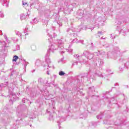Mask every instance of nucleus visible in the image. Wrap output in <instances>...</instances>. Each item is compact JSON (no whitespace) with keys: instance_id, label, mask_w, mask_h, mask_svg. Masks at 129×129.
<instances>
[{"instance_id":"f257e3e1","label":"nucleus","mask_w":129,"mask_h":129,"mask_svg":"<svg viewBox=\"0 0 129 129\" xmlns=\"http://www.w3.org/2000/svg\"><path fill=\"white\" fill-rule=\"evenodd\" d=\"M93 61L96 63L93 68H94V72L96 71V70H98V69H99L100 67H102L104 64L103 59H100L99 57L94 56Z\"/></svg>"},{"instance_id":"f03ea898","label":"nucleus","mask_w":129,"mask_h":129,"mask_svg":"<svg viewBox=\"0 0 129 129\" xmlns=\"http://www.w3.org/2000/svg\"><path fill=\"white\" fill-rule=\"evenodd\" d=\"M109 54H111V55H109ZM110 56L111 57H113L115 58V59H116L117 57H120L121 56V51H120V49L118 46H115L111 53L108 52L107 53V57H109Z\"/></svg>"},{"instance_id":"7ed1b4c3","label":"nucleus","mask_w":129,"mask_h":129,"mask_svg":"<svg viewBox=\"0 0 129 129\" xmlns=\"http://www.w3.org/2000/svg\"><path fill=\"white\" fill-rule=\"evenodd\" d=\"M77 82L78 83H82V82H86L89 79L88 77V73H86L82 74H80L75 77Z\"/></svg>"},{"instance_id":"20e7f679","label":"nucleus","mask_w":129,"mask_h":129,"mask_svg":"<svg viewBox=\"0 0 129 129\" xmlns=\"http://www.w3.org/2000/svg\"><path fill=\"white\" fill-rule=\"evenodd\" d=\"M49 56H50V54L49 53V50H48L45 56V61L47 64L43 65L44 68H47V67H48L49 68H53L54 67V66L53 65V64L51 63V60L49 58Z\"/></svg>"},{"instance_id":"39448f33","label":"nucleus","mask_w":129,"mask_h":129,"mask_svg":"<svg viewBox=\"0 0 129 129\" xmlns=\"http://www.w3.org/2000/svg\"><path fill=\"white\" fill-rule=\"evenodd\" d=\"M125 121V119L123 118V117H118V119L116 122H114V124L111 126H109V127H115V126H119L120 125H123L124 124V122Z\"/></svg>"},{"instance_id":"423d86ee","label":"nucleus","mask_w":129,"mask_h":129,"mask_svg":"<svg viewBox=\"0 0 129 129\" xmlns=\"http://www.w3.org/2000/svg\"><path fill=\"white\" fill-rule=\"evenodd\" d=\"M57 42L58 43V45H57L58 47V50H59L62 54H64V51H62V50L64 49V45H63V42H62V40H58Z\"/></svg>"},{"instance_id":"0eeeda50","label":"nucleus","mask_w":129,"mask_h":129,"mask_svg":"<svg viewBox=\"0 0 129 129\" xmlns=\"http://www.w3.org/2000/svg\"><path fill=\"white\" fill-rule=\"evenodd\" d=\"M67 32L70 34V35H72L73 33V35L75 37H77V31H76V29L75 28L68 29H67Z\"/></svg>"},{"instance_id":"6e6552de","label":"nucleus","mask_w":129,"mask_h":129,"mask_svg":"<svg viewBox=\"0 0 129 129\" xmlns=\"http://www.w3.org/2000/svg\"><path fill=\"white\" fill-rule=\"evenodd\" d=\"M58 48H59V47L57 44L55 43L51 44L49 47V48L47 50V52L48 51H49V53L50 54V52H51V50L52 53H54V51H55V50H57V49L58 50Z\"/></svg>"},{"instance_id":"1a4fd4ad","label":"nucleus","mask_w":129,"mask_h":129,"mask_svg":"<svg viewBox=\"0 0 129 129\" xmlns=\"http://www.w3.org/2000/svg\"><path fill=\"white\" fill-rule=\"evenodd\" d=\"M44 96L45 97V99H46V100H50V99H53V98H52V95H50L49 93V92L47 91H44Z\"/></svg>"},{"instance_id":"9d476101","label":"nucleus","mask_w":129,"mask_h":129,"mask_svg":"<svg viewBox=\"0 0 129 129\" xmlns=\"http://www.w3.org/2000/svg\"><path fill=\"white\" fill-rule=\"evenodd\" d=\"M106 53L103 50H99L98 52H95L94 53L96 57H99V56H104Z\"/></svg>"},{"instance_id":"9b49d317","label":"nucleus","mask_w":129,"mask_h":129,"mask_svg":"<svg viewBox=\"0 0 129 129\" xmlns=\"http://www.w3.org/2000/svg\"><path fill=\"white\" fill-rule=\"evenodd\" d=\"M95 91V90L94 89V87H91L89 88V91H88V95L89 96H91L92 94H93V92Z\"/></svg>"},{"instance_id":"f8f14e48","label":"nucleus","mask_w":129,"mask_h":129,"mask_svg":"<svg viewBox=\"0 0 129 129\" xmlns=\"http://www.w3.org/2000/svg\"><path fill=\"white\" fill-rule=\"evenodd\" d=\"M47 112L49 114V118H48L49 120H52L53 121V120H54V118L53 117V113H55V112L54 111L51 112L47 110Z\"/></svg>"},{"instance_id":"ddd939ff","label":"nucleus","mask_w":129,"mask_h":129,"mask_svg":"<svg viewBox=\"0 0 129 129\" xmlns=\"http://www.w3.org/2000/svg\"><path fill=\"white\" fill-rule=\"evenodd\" d=\"M94 68H93L92 70V72L95 73V74H96V75H98L99 77H101L102 76V74H101V72H99V71L98 70H96V71L94 72Z\"/></svg>"},{"instance_id":"4468645a","label":"nucleus","mask_w":129,"mask_h":129,"mask_svg":"<svg viewBox=\"0 0 129 129\" xmlns=\"http://www.w3.org/2000/svg\"><path fill=\"white\" fill-rule=\"evenodd\" d=\"M0 3H2L3 4V6L4 7L5 6L6 8L9 7V3L8 2L7 0H0Z\"/></svg>"},{"instance_id":"2eb2a0df","label":"nucleus","mask_w":129,"mask_h":129,"mask_svg":"<svg viewBox=\"0 0 129 129\" xmlns=\"http://www.w3.org/2000/svg\"><path fill=\"white\" fill-rule=\"evenodd\" d=\"M58 119H59V120L57 121V124L58 126H59V128H60L61 127V126H60V122H62V121H64V120H65V118L62 117H57Z\"/></svg>"},{"instance_id":"dca6fc26","label":"nucleus","mask_w":129,"mask_h":129,"mask_svg":"<svg viewBox=\"0 0 129 129\" xmlns=\"http://www.w3.org/2000/svg\"><path fill=\"white\" fill-rule=\"evenodd\" d=\"M127 102V99L124 98L122 101H120L119 104H118V106L120 107V105H122V104H124V103H126Z\"/></svg>"},{"instance_id":"f3484780","label":"nucleus","mask_w":129,"mask_h":129,"mask_svg":"<svg viewBox=\"0 0 129 129\" xmlns=\"http://www.w3.org/2000/svg\"><path fill=\"white\" fill-rule=\"evenodd\" d=\"M1 44H2V50H4V51H7V43H6V41H2L1 42Z\"/></svg>"},{"instance_id":"a211bd4d","label":"nucleus","mask_w":129,"mask_h":129,"mask_svg":"<svg viewBox=\"0 0 129 129\" xmlns=\"http://www.w3.org/2000/svg\"><path fill=\"white\" fill-rule=\"evenodd\" d=\"M96 125H97V124L96 122H91L89 124V127H95L96 126Z\"/></svg>"},{"instance_id":"6ab92c4d","label":"nucleus","mask_w":129,"mask_h":129,"mask_svg":"<svg viewBox=\"0 0 129 129\" xmlns=\"http://www.w3.org/2000/svg\"><path fill=\"white\" fill-rule=\"evenodd\" d=\"M87 59H89V60H91V59H93V60H94V55L93 56V54L90 52L89 53L88 56H87Z\"/></svg>"},{"instance_id":"aec40b11","label":"nucleus","mask_w":129,"mask_h":129,"mask_svg":"<svg viewBox=\"0 0 129 129\" xmlns=\"http://www.w3.org/2000/svg\"><path fill=\"white\" fill-rule=\"evenodd\" d=\"M90 52L87 50H85L82 54V56H84L87 58L88 57V55L89 54Z\"/></svg>"},{"instance_id":"412c9836","label":"nucleus","mask_w":129,"mask_h":129,"mask_svg":"<svg viewBox=\"0 0 129 129\" xmlns=\"http://www.w3.org/2000/svg\"><path fill=\"white\" fill-rule=\"evenodd\" d=\"M6 83V84H2L0 85V93L1 92H2V89H3V86H8V84H9V82H7Z\"/></svg>"},{"instance_id":"4be33fe9","label":"nucleus","mask_w":129,"mask_h":129,"mask_svg":"<svg viewBox=\"0 0 129 129\" xmlns=\"http://www.w3.org/2000/svg\"><path fill=\"white\" fill-rule=\"evenodd\" d=\"M104 115V112H103V113L101 112V114L100 115H97V118L98 119H99V118H100V119H101V118H102V117Z\"/></svg>"},{"instance_id":"5701e85b","label":"nucleus","mask_w":129,"mask_h":129,"mask_svg":"<svg viewBox=\"0 0 129 129\" xmlns=\"http://www.w3.org/2000/svg\"><path fill=\"white\" fill-rule=\"evenodd\" d=\"M36 66H41V60L37 59L35 63Z\"/></svg>"},{"instance_id":"b1692460","label":"nucleus","mask_w":129,"mask_h":129,"mask_svg":"<svg viewBox=\"0 0 129 129\" xmlns=\"http://www.w3.org/2000/svg\"><path fill=\"white\" fill-rule=\"evenodd\" d=\"M24 107H25V105H20L18 106L17 107L18 109H20V110H23L24 109Z\"/></svg>"},{"instance_id":"393cba45","label":"nucleus","mask_w":129,"mask_h":129,"mask_svg":"<svg viewBox=\"0 0 129 129\" xmlns=\"http://www.w3.org/2000/svg\"><path fill=\"white\" fill-rule=\"evenodd\" d=\"M19 59V56L17 55H14L12 60L13 62H17V59Z\"/></svg>"},{"instance_id":"a878e982","label":"nucleus","mask_w":129,"mask_h":129,"mask_svg":"<svg viewBox=\"0 0 129 129\" xmlns=\"http://www.w3.org/2000/svg\"><path fill=\"white\" fill-rule=\"evenodd\" d=\"M31 96L32 97H35V96H36V91H31Z\"/></svg>"},{"instance_id":"bb28decb","label":"nucleus","mask_w":129,"mask_h":129,"mask_svg":"<svg viewBox=\"0 0 129 129\" xmlns=\"http://www.w3.org/2000/svg\"><path fill=\"white\" fill-rule=\"evenodd\" d=\"M23 61L24 62V63H23L24 64V68H26V67H27V65H28V64H29V62L26 61V59H23Z\"/></svg>"},{"instance_id":"cd10ccee","label":"nucleus","mask_w":129,"mask_h":129,"mask_svg":"<svg viewBox=\"0 0 129 129\" xmlns=\"http://www.w3.org/2000/svg\"><path fill=\"white\" fill-rule=\"evenodd\" d=\"M103 123L104 124H108V125L111 124V123L109 122V120H104Z\"/></svg>"},{"instance_id":"c85d7f7f","label":"nucleus","mask_w":129,"mask_h":129,"mask_svg":"<svg viewBox=\"0 0 129 129\" xmlns=\"http://www.w3.org/2000/svg\"><path fill=\"white\" fill-rule=\"evenodd\" d=\"M58 74L60 76H64L66 74L64 72L61 71L58 73Z\"/></svg>"},{"instance_id":"c756f323","label":"nucleus","mask_w":129,"mask_h":129,"mask_svg":"<svg viewBox=\"0 0 129 129\" xmlns=\"http://www.w3.org/2000/svg\"><path fill=\"white\" fill-rule=\"evenodd\" d=\"M21 120H22V119H17L16 120V125H17V124H21V122H20Z\"/></svg>"},{"instance_id":"7c9ffc66","label":"nucleus","mask_w":129,"mask_h":129,"mask_svg":"<svg viewBox=\"0 0 129 129\" xmlns=\"http://www.w3.org/2000/svg\"><path fill=\"white\" fill-rule=\"evenodd\" d=\"M43 23L44 26H45V25L47 26V25L48 24V20H43Z\"/></svg>"},{"instance_id":"2f4dec72","label":"nucleus","mask_w":129,"mask_h":129,"mask_svg":"<svg viewBox=\"0 0 129 129\" xmlns=\"http://www.w3.org/2000/svg\"><path fill=\"white\" fill-rule=\"evenodd\" d=\"M25 15L21 14V15H20V19H21V20H24V19H25Z\"/></svg>"},{"instance_id":"473e14b6","label":"nucleus","mask_w":129,"mask_h":129,"mask_svg":"<svg viewBox=\"0 0 129 129\" xmlns=\"http://www.w3.org/2000/svg\"><path fill=\"white\" fill-rule=\"evenodd\" d=\"M14 75H18V74H17V73H16V71H13L11 72V76H13Z\"/></svg>"},{"instance_id":"72a5a7b5","label":"nucleus","mask_w":129,"mask_h":129,"mask_svg":"<svg viewBox=\"0 0 129 129\" xmlns=\"http://www.w3.org/2000/svg\"><path fill=\"white\" fill-rule=\"evenodd\" d=\"M49 37H50V38H48V42H49V43H51V42H52V35H51L50 34L49 35Z\"/></svg>"},{"instance_id":"f704fd0d","label":"nucleus","mask_w":129,"mask_h":129,"mask_svg":"<svg viewBox=\"0 0 129 129\" xmlns=\"http://www.w3.org/2000/svg\"><path fill=\"white\" fill-rule=\"evenodd\" d=\"M0 17L1 18H4V17H5V15H4V13H3L2 11H0Z\"/></svg>"},{"instance_id":"c9c22d12","label":"nucleus","mask_w":129,"mask_h":129,"mask_svg":"<svg viewBox=\"0 0 129 129\" xmlns=\"http://www.w3.org/2000/svg\"><path fill=\"white\" fill-rule=\"evenodd\" d=\"M33 22L34 24H38V20L36 18L33 20Z\"/></svg>"},{"instance_id":"e433bc0d","label":"nucleus","mask_w":129,"mask_h":129,"mask_svg":"<svg viewBox=\"0 0 129 129\" xmlns=\"http://www.w3.org/2000/svg\"><path fill=\"white\" fill-rule=\"evenodd\" d=\"M84 42V40H80L77 43H81L83 45H84V43H83Z\"/></svg>"},{"instance_id":"4c0bfd02","label":"nucleus","mask_w":129,"mask_h":129,"mask_svg":"<svg viewBox=\"0 0 129 129\" xmlns=\"http://www.w3.org/2000/svg\"><path fill=\"white\" fill-rule=\"evenodd\" d=\"M80 56L78 54H75L74 55V57L76 58V59H77V58H79Z\"/></svg>"},{"instance_id":"58836bf2","label":"nucleus","mask_w":129,"mask_h":129,"mask_svg":"<svg viewBox=\"0 0 129 129\" xmlns=\"http://www.w3.org/2000/svg\"><path fill=\"white\" fill-rule=\"evenodd\" d=\"M43 82V79H42V78H39L38 79V82L39 83H42V82Z\"/></svg>"},{"instance_id":"ea45409f","label":"nucleus","mask_w":129,"mask_h":129,"mask_svg":"<svg viewBox=\"0 0 129 129\" xmlns=\"http://www.w3.org/2000/svg\"><path fill=\"white\" fill-rule=\"evenodd\" d=\"M16 34L18 35V36H20V37L22 36V33L20 32H17Z\"/></svg>"},{"instance_id":"a19ab883","label":"nucleus","mask_w":129,"mask_h":129,"mask_svg":"<svg viewBox=\"0 0 129 129\" xmlns=\"http://www.w3.org/2000/svg\"><path fill=\"white\" fill-rule=\"evenodd\" d=\"M78 64V61H77L74 62L72 64V65H73V66H74V65H77Z\"/></svg>"},{"instance_id":"79ce46f5","label":"nucleus","mask_w":129,"mask_h":129,"mask_svg":"<svg viewBox=\"0 0 129 129\" xmlns=\"http://www.w3.org/2000/svg\"><path fill=\"white\" fill-rule=\"evenodd\" d=\"M9 103H10V105H13V99H11L9 101Z\"/></svg>"},{"instance_id":"37998d69","label":"nucleus","mask_w":129,"mask_h":129,"mask_svg":"<svg viewBox=\"0 0 129 129\" xmlns=\"http://www.w3.org/2000/svg\"><path fill=\"white\" fill-rule=\"evenodd\" d=\"M63 61H64V58H62L58 60V63H59V62H63Z\"/></svg>"},{"instance_id":"c03bdc74","label":"nucleus","mask_w":129,"mask_h":129,"mask_svg":"<svg viewBox=\"0 0 129 129\" xmlns=\"http://www.w3.org/2000/svg\"><path fill=\"white\" fill-rule=\"evenodd\" d=\"M77 38L74 39V40H73V43H76V42H77Z\"/></svg>"},{"instance_id":"a18cd8bd","label":"nucleus","mask_w":129,"mask_h":129,"mask_svg":"<svg viewBox=\"0 0 129 129\" xmlns=\"http://www.w3.org/2000/svg\"><path fill=\"white\" fill-rule=\"evenodd\" d=\"M28 32V28H25V30L24 31V33L25 34V33H27Z\"/></svg>"},{"instance_id":"49530a36","label":"nucleus","mask_w":129,"mask_h":129,"mask_svg":"<svg viewBox=\"0 0 129 129\" xmlns=\"http://www.w3.org/2000/svg\"><path fill=\"white\" fill-rule=\"evenodd\" d=\"M16 50H20V45H17L16 48Z\"/></svg>"},{"instance_id":"de8ad7c7","label":"nucleus","mask_w":129,"mask_h":129,"mask_svg":"<svg viewBox=\"0 0 129 129\" xmlns=\"http://www.w3.org/2000/svg\"><path fill=\"white\" fill-rule=\"evenodd\" d=\"M104 46L105 47V48H108V47H109V45L108 44H105Z\"/></svg>"},{"instance_id":"09e8293b","label":"nucleus","mask_w":129,"mask_h":129,"mask_svg":"<svg viewBox=\"0 0 129 129\" xmlns=\"http://www.w3.org/2000/svg\"><path fill=\"white\" fill-rule=\"evenodd\" d=\"M123 61H124V60L122 58H120L119 59V62H123Z\"/></svg>"},{"instance_id":"8fccbe9b","label":"nucleus","mask_w":129,"mask_h":129,"mask_svg":"<svg viewBox=\"0 0 129 129\" xmlns=\"http://www.w3.org/2000/svg\"><path fill=\"white\" fill-rule=\"evenodd\" d=\"M98 35H103V34H102V32H101V31H98Z\"/></svg>"},{"instance_id":"3c124183","label":"nucleus","mask_w":129,"mask_h":129,"mask_svg":"<svg viewBox=\"0 0 129 129\" xmlns=\"http://www.w3.org/2000/svg\"><path fill=\"white\" fill-rule=\"evenodd\" d=\"M120 71H123V67L122 68H119Z\"/></svg>"},{"instance_id":"603ef678","label":"nucleus","mask_w":129,"mask_h":129,"mask_svg":"<svg viewBox=\"0 0 129 129\" xmlns=\"http://www.w3.org/2000/svg\"><path fill=\"white\" fill-rule=\"evenodd\" d=\"M91 47H92V48H94V47H95V46H94V45H93V43H91Z\"/></svg>"},{"instance_id":"864d4df0","label":"nucleus","mask_w":129,"mask_h":129,"mask_svg":"<svg viewBox=\"0 0 129 129\" xmlns=\"http://www.w3.org/2000/svg\"><path fill=\"white\" fill-rule=\"evenodd\" d=\"M53 38H55V37H57V34H56V33H53Z\"/></svg>"},{"instance_id":"5fc2aeb1","label":"nucleus","mask_w":129,"mask_h":129,"mask_svg":"<svg viewBox=\"0 0 129 129\" xmlns=\"http://www.w3.org/2000/svg\"><path fill=\"white\" fill-rule=\"evenodd\" d=\"M57 25H59V27H62V23L59 24V23L57 22Z\"/></svg>"},{"instance_id":"6e6d98bb","label":"nucleus","mask_w":129,"mask_h":129,"mask_svg":"<svg viewBox=\"0 0 129 129\" xmlns=\"http://www.w3.org/2000/svg\"><path fill=\"white\" fill-rule=\"evenodd\" d=\"M25 100H26V98H24L23 99L22 102H23V103H25Z\"/></svg>"},{"instance_id":"4d7b16f0","label":"nucleus","mask_w":129,"mask_h":129,"mask_svg":"<svg viewBox=\"0 0 129 129\" xmlns=\"http://www.w3.org/2000/svg\"><path fill=\"white\" fill-rule=\"evenodd\" d=\"M107 93H109V92H104L103 93V94H104V95H105V94H107Z\"/></svg>"},{"instance_id":"13d9d810","label":"nucleus","mask_w":129,"mask_h":129,"mask_svg":"<svg viewBox=\"0 0 129 129\" xmlns=\"http://www.w3.org/2000/svg\"><path fill=\"white\" fill-rule=\"evenodd\" d=\"M110 38H111V39H114V38H115V37H113L112 34H110Z\"/></svg>"},{"instance_id":"bf43d9fd","label":"nucleus","mask_w":129,"mask_h":129,"mask_svg":"<svg viewBox=\"0 0 129 129\" xmlns=\"http://www.w3.org/2000/svg\"><path fill=\"white\" fill-rule=\"evenodd\" d=\"M19 59L21 60V61H23V57L21 56V57L19 58Z\"/></svg>"},{"instance_id":"052dcab7","label":"nucleus","mask_w":129,"mask_h":129,"mask_svg":"<svg viewBox=\"0 0 129 129\" xmlns=\"http://www.w3.org/2000/svg\"><path fill=\"white\" fill-rule=\"evenodd\" d=\"M46 74H47V75H50V73H49V71H47Z\"/></svg>"},{"instance_id":"680f3d73","label":"nucleus","mask_w":129,"mask_h":129,"mask_svg":"<svg viewBox=\"0 0 129 129\" xmlns=\"http://www.w3.org/2000/svg\"><path fill=\"white\" fill-rule=\"evenodd\" d=\"M23 5H28V3H24V2H23Z\"/></svg>"},{"instance_id":"e2e57ef3","label":"nucleus","mask_w":129,"mask_h":129,"mask_svg":"<svg viewBox=\"0 0 129 129\" xmlns=\"http://www.w3.org/2000/svg\"><path fill=\"white\" fill-rule=\"evenodd\" d=\"M5 38L6 40H8V36H7V35H5Z\"/></svg>"},{"instance_id":"0e129e2a","label":"nucleus","mask_w":129,"mask_h":129,"mask_svg":"<svg viewBox=\"0 0 129 129\" xmlns=\"http://www.w3.org/2000/svg\"><path fill=\"white\" fill-rule=\"evenodd\" d=\"M13 98H14V99L16 100V99H18L19 98H18V97H15V98L13 97Z\"/></svg>"},{"instance_id":"69168bd1","label":"nucleus","mask_w":129,"mask_h":129,"mask_svg":"<svg viewBox=\"0 0 129 129\" xmlns=\"http://www.w3.org/2000/svg\"><path fill=\"white\" fill-rule=\"evenodd\" d=\"M124 67H126V63L125 62L124 63Z\"/></svg>"},{"instance_id":"338daca9","label":"nucleus","mask_w":129,"mask_h":129,"mask_svg":"<svg viewBox=\"0 0 129 129\" xmlns=\"http://www.w3.org/2000/svg\"><path fill=\"white\" fill-rule=\"evenodd\" d=\"M32 73H34V72H35V70H33L32 71H31Z\"/></svg>"},{"instance_id":"774afa93","label":"nucleus","mask_w":129,"mask_h":129,"mask_svg":"<svg viewBox=\"0 0 129 129\" xmlns=\"http://www.w3.org/2000/svg\"><path fill=\"white\" fill-rule=\"evenodd\" d=\"M116 85H118L117 83H116V84H114V86H116Z\"/></svg>"}]
</instances>
